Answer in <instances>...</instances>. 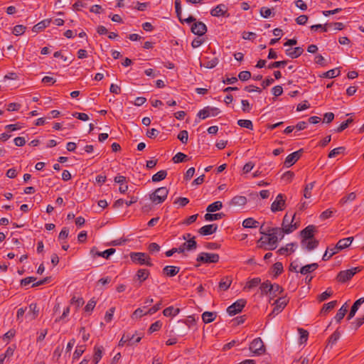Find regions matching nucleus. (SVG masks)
<instances>
[{
	"instance_id": "a19ab883",
	"label": "nucleus",
	"mask_w": 364,
	"mask_h": 364,
	"mask_svg": "<svg viewBox=\"0 0 364 364\" xmlns=\"http://www.w3.org/2000/svg\"><path fill=\"white\" fill-rule=\"evenodd\" d=\"M318 245V241L314 238L309 239L308 240H306V244H304V247L306 248L311 251L315 249Z\"/></svg>"
},
{
	"instance_id": "774afa93",
	"label": "nucleus",
	"mask_w": 364,
	"mask_h": 364,
	"mask_svg": "<svg viewBox=\"0 0 364 364\" xmlns=\"http://www.w3.org/2000/svg\"><path fill=\"white\" fill-rule=\"evenodd\" d=\"M340 338V333L336 331L329 338L328 342L332 345L335 344Z\"/></svg>"
},
{
	"instance_id": "7c9ffc66",
	"label": "nucleus",
	"mask_w": 364,
	"mask_h": 364,
	"mask_svg": "<svg viewBox=\"0 0 364 364\" xmlns=\"http://www.w3.org/2000/svg\"><path fill=\"white\" fill-rule=\"evenodd\" d=\"M224 216H225V214L223 213H208L204 215V218L206 221H213V220H217L221 219Z\"/></svg>"
},
{
	"instance_id": "c85d7f7f",
	"label": "nucleus",
	"mask_w": 364,
	"mask_h": 364,
	"mask_svg": "<svg viewBox=\"0 0 364 364\" xmlns=\"http://www.w3.org/2000/svg\"><path fill=\"white\" fill-rule=\"evenodd\" d=\"M51 20L50 19H45L39 23H38L36 25H35L33 28V31L34 32H38L40 31H42L45 28L48 27L50 23Z\"/></svg>"
},
{
	"instance_id": "6e6d98bb",
	"label": "nucleus",
	"mask_w": 364,
	"mask_h": 364,
	"mask_svg": "<svg viewBox=\"0 0 364 364\" xmlns=\"http://www.w3.org/2000/svg\"><path fill=\"white\" fill-rule=\"evenodd\" d=\"M261 282V279L259 277H255L250 279L246 284L245 288L252 289L257 287Z\"/></svg>"
},
{
	"instance_id": "9d476101",
	"label": "nucleus",
	"mask_w": 364,
	"mask_h": 364,
	"mask_svg": "<svg viewBox=\"0 0 364 364\" xmlns=\"http://www.w3.org/2000/svg\"><path fill=\"white\" fill-rule=\"evenodd\" d=\"M289 302V299L287 296H280L279 297L274 303L275 305L272 312L269 314L272 316V314H278L280 313L287 306Z\"/></svg>"
},
{
	"instance_id": "603ef678",
	"label": "nucleus",
	"mask_w": 364,
	"mask_h": 364,
	"mask_svg": "<svg viewBox=\"0 0 364 364\" xmlns=\"http://www.w3.org/2000/svg\"><path fill=\"white\" fill-rule=\"evenodd\" d=\"M85 350V346H77L76 348L74 353H73V360L78 359L83 354Z\"/></svg>"
},
{
	"instance_id": "412c9836",
	"label": "nucleus",
	"mask_w": 364,
	"mask_h": 364,
	"mask_svg": "<svg viewBox=\"0 0 364 364\" xmlns=\"http://www.w3.org/2000/svg\"><path fill=\"white\" fill-rule=\"evenodd\" d=\"M180 271V267L176 266H166L163 268V274L167 277H174L176 276Z\"/></svg>"
},
{
	"instance_id": "473e14b6",
	"label": "nucleus",
	"mask_w": 364,
	"mask_h": 364,
	"mask_svg": "<svg viewBox=\"0 0 364 364\" xmlns=\"http://www.w3.org/2000/svg\"><path fill=\"white\" fill-rule=\"evenodd\" d=\"M188 160H189V157L186 154L181 152L177 153L172 159V161L175 164L184 162Z\"/></svg>"
},
{
	"instance_id": "b1692460",
	"label": "nucleus",
	"mask_w": 364,
	"mask_h": 364,
	"mask_svg": "<svg viewBox=\"0 0 364 364\" xmlns=\"http://www.w3.org/2000/svg\"><path fill=\"white\" fill-rule=\"evenodd\" d=\"M318 267V264L317 263H312L310 264H306L299 269V272L301 274L306 275L309 273L313 272L315 271Z\"/></svg>"
},
{
	"instance_id": "20e7f679",
	"label": "nucleus",
	"mask_w": 364,
	"mask_h": 364,
	"mask_svg": "<svg viewBox=\"0 0 364 364\" xmlns=\"http://www.w3.org/2000/svg\"><path fill=\"white\" fill-rule=\"evenodd\" d=\"M132 262L139 264H146L148 267H151L153 264L151 262V259L148 255L144 252H132L130 255Z\"/></svg>"
},
{
	"instance_id": "e433bc0d",
	"label": "nucleus",
	"mask_w": 364,
	"mask_h": 364,
	"mask_svg": "<svg viewBox=\"0 0 364 364\" xmlns=\"http://www.w3.org/2000/svg\"><path fill=\"white\" fill-rule=\"evenodd\" d=\"M295 243H289L285 247H282L279 248L277 251V253L279 255H284L287 252H294V247Z\"/></svg>"
},
{
	"instance_id": "4468645a",
	"label": "nucleus",
	"mask_w": 364,
	"mask_h": 364,
	"mask_svg": "<svg viewBox=\"0 0 364 364\" xmlns=\"http://www.w3.org/2000/svg\"><path fill=\"white\" fill-rule=\"evenodd\" d=\"M141 339V336H137L135 338V336L134 334H124L119 342V346H123L125 343H127L128 345H132L134 343L140 342Z\"/></svg>"
},
{
	"instance_id": "ddd939ff",
	"label": "nucleus",
	"mask_w": 364,
	"mask_h": 364,
	"mask_svg": "<svg viewBox=\"0 0 364 364\" xmlns=\"http://www.w3.org/2000/svg\"><path fill=\"white\" fill-rule=\"evenodd\" d=\"M302 152L303 149H299V151H294L289 154L284 161V166L289 168L294 165L299 159Z\"/></svg>"
},
{
	"instance_id": "f03ea898",
	"label": "nucleus",
	"mask_w": 364,
	"mask_h": 364,
	"mask_svg": "<svg viewBox=\"0 0 364 364\" xmlns=\"http://www.w3.org/2000/svg\"><path fill=\"white\" fill-rule=\"evenodd\" d=\"M168 194V188L166 187H161L156 189L154 192L150 195V200L156 204H159L166 199Z\"/></svg>"
},
{
	"instance_id": "f3484780",
	"label": "nucleus",
	"mask_w": 364,
	"mask_h": 364,
	"mask_svg": "<svg viewBox=\"0 0 364 364\" xmlns=\"http://www.w3.org/2000/svg\"><path fill=\"white\" fill-rule=\"evenodd\" d=\"M228 12V8L225 4H219L210 11V14L213 16H225Z\"/></svg>"
},
{
	"instance_id": "5701e85b",
	"label": "nucleus",
	"mask_w": 364,
	"mask_h": 364,
	"mask_svg": "<svg viewBox=\"0 0 364 364\" xmlns=\"http://www.w3.org/2000/svg\"><path fill=\"white\" fill-rule=\"evenodd\" d=\"M103 347L102 346H95L94 348V355L92 363L97 364L102 357Z\"/></svg>"
},
{
	"instance_id": "0eeeda50",
	"label": "nucleus",
	"mask_w": 364,
	"mask_h": 364,
	"mask_svg": "<svg viewBox=\"0 0 364 364\" xmlns=\"http://www.w3.org/2000/svg\"><path fill=\"white\" fill-rule=\"evenodd\" d=\"M250 350L255 355H260L265 353V346L261 338H255L250 345Z\"/></svg>"
},
{
	"instance_id": "e2e57ef3",
	"label": "nucleus",
	"mask_w": 364,
	"mask_h": 364,
	"mask_svg": "<svg viewBox=\"0 0 364 364\" xmlns=\"http://www.w3.org/2000/svg\"><path fill=\"white\" fill-rule=\"evenodd\" d=\"M251 77V73L250 71H241L238 75V78L242 81H246Z\"/></svg>"
},
{
	"instance_id": "58836bf2",
	"label": "nucleus",
	"mask_w": 364,
	"mask_h": 364,
	"mask_svg": "<svg viewBox=\"0 0 364 364\" xmlns=\"http://www.w3.org/2000/svg\"><path fill=\"white\" fill-rule=\"evenodd\" d=\"M338 252V250H335L334 247H328L325 252V253L323 255L322 259L323 261L328 260L333 255H336Z\"/></svg>"
},
{
	"instance_id": "ea45409f",
	"label": "nucleus",
	"mask_w": 364,
	"mask_h": 364,
	"mask_svg": "<svg viewBox=\"0 0 364 364\" xmlns=\"http://www.w3.org/2000/svg\"><path fill=\"white\" fill-rule=\"evenodd\" d=\"M232 280L229 278H223L219 282V289L221 291H226L231 285Z\"/></svg>"
},
{
	"instance_id": "f8f14e48",
	"label": "nucleus",
	"mask_w": 364,
	"mask_h": 364,
	"mask_svg": "<svg viewBox=\"0 0 364 364\" xmlns=\"http://www.w3.org/2000/svg\"><path fill=\"white\" fill-rule=\"evenodd\" d=\"M219 113L220 110L218 108L206 107L198 112V117L202 119H205L209 116H217Z\"/></svg>"
},
{
	"instance_id": "338daca9",
	"label": "nucleus",
	"mask_w": 364,
	"mask_h": 364,
	"mask_svg": "<svg viewBox=\"0 0 364 364\" xmlns=\"http://www.w3.org/2000/svg\"><path fill=\"white\" fill-rule=\"evenodd\" d=\"M115 308L112 307L107 311L105 316V320L106 322H110L113 318V314L114 313Z\"/></svg>"
},
{
	"instance_id": "9b49d317",
	"label": "nucleus",
	"mask_w": 364,
	"mask_h": 364,
	"mask_svg": "<svg viewBox=\"0 0 364 364\" xmlns=\"http://www.w3.org/2000/svg\"><path fill=\"white\" fill-rule=\"evenodd\" d=\"M316 231V226L313 225H308L304 230L301 231V235L302 237L301 245L306 244V240L314 238V234Z\"/></svg>"
},
{
	"instance_id": "864d4df0",
	"label": "nucleus",
	"mask_w": 364,
	"mask_h": 364,
	"mask_svg": "<svg viewBox=\"0 0 364 364\" xmlns=\"http://www.w3.org/2000/svg\"><path fill=\"white\" fill-rule=\"evenodd\" d=\"M177 138L183 143V144H187L188 139V132L186 130H182L181 131Z\"/></svg>"
},
{
	"instance_id": "13d9d810",
	"label": "nucleus",
	"mask_w": 364,
	"mask_h": 364,
	"mask_svg": "<svg viewBox=\"0 0 364 364\" xmlns=\"http://www.w3.org/2000/svg\"><path fill=\"white\" fill-rule=\"evenodd\" d=\"M26 26L23 25H16L13 29V33L16 36L22 35L26 31Z\"/></svg>"
},
{
	"instance_id": "cd10ccee",
	"label": "nucleus",
	"mask_w": 364,
	"mask_h": 364,
	"mask_svg": "<svg viewBox=\"0 0 364 364\" xmlns=\"http://www.w3.org/2000/svg\"><path fill=\"white\" fill-rule=\"evenodd\" d=\"M259 225V222L253 219L252 218H248L243 220L242 226L245 228H257Z\"/></svg>"
},
{
	"instance_id": "6ab92c4d",
	"label": "nucleus",
	"mask_w": 364,
	"mask_h": 364,
	"mask_svg": "<svg viewBox=\"0 0 364 364\" xmlns=\"http://www.w3.org/2000/svg\"><path fill=\"white\" fill-rule=\"evenodd\" d=\"M364 303V297H361L360 299H358V300H356L354 304H353V306H351V309H350V313L347 316V319L349 321L350 320L351 318H353L354 317V316L355 315V313L357 312L359 306Z\"/></svg>"
},
{
	"instance_id": "393cba45",
	"label": "nucleus",
	"mask_w": 364,
	"mask_h": 364,
	"mask_svg": "<svg viewBox=\"0 0 364 364\" xmlns=\"http://www.w3.org/2000/svg\"><path fill=\"white\" fill-rule=\"evenodd\" d=\"M39 309L37 307V304L32 303L29 305V312H28L26 316L29 317L30 320H34L38 315Z\"/></svg>"
},
{
	"instance_id": "bf43d9fd",
	"label": "nucleus",
	"mask_w": 364,
	"mask_h": 364,
	"mask_svg": "<svg viewBox=\"0 0 364 364\" xmlns=\"http://www.w3.org/2000/svg\"><path fill=\"white\" fill-rule=\"evenodd\" d=\"M345 150V148L343 146H340L336 149H333L331 150L328 154V158H334L337 155L340 154Z\"/></svg>"
},
{
	"instance_id": "4d7b16f0",
	"label": "nucleus",
	"mask_w": 364,
	"mask_h": 364,
	"mask_svg": "<svg viewBox=\"0 0 364 364\" xmlns=\"http://www.w3.org/2000/svg\"><path fill=\"white\" fill-rule=\"evenodd\" d=\"M287 60H282V61H276L271 63L268 65L267 68L269 69L277 68L280 67H284L287 64Z\"/></svg>"
},
{
	"instance_id": "79ce46f5",
	"label": "nucleus",
	"mask_w": 364,
	"mask_h": 364,
	"mask_svg": "<svg viewBox=\"0 0 364 364\" xmlns=\"http://www.w3.org/2000/svg\"><path fill=\"white\" fill-rule=\"evenodd\" d=\"M115 249L109 248L103 252H96L95 255L98 257H102L105 259H109V257L115 252Z\"/></svg>"
},
{
	"instance_id": "69168bd1",
	"label": "nucleus",
	"mask_w": 364,
	"mask_h": 364,
	"mask_svg": "<svg viewBox=\"0 0 364 364\" xmlns=\"http://www.w3.org/2000/svg\"><path fill=\"white\" fill-rule=\"evenodd\" d=\"M218 58H213L210 60H208L206 63L204 64V66L207 68H215L218 63Z\"/></svg>"
},
{
	"instance_id": "a18cd8bd",
	"label": "nucleus",
	"mask_w": 364,
	"mask_h": 364,
	"mask_svg": "<svg viewBox=\"0 0 364 364\" xmlns=\"http://www.w3.org/2000/svg\"><path fill=\"white\" fill-rule=\"evenodd\" d=\"M259 289L262 294H267L268 292L271 293V289H272V286L271 282L267 280L261 284Z\"/></svg>"
},
{
	"instance_id": "2eb2a0df",
	"label": "nucleus",
	"mask_w": 364,
	"mask_h": 364,
	"mask_svg": "<svg viewBox=\"0 0 364 364\" xmlns=\"http://www.w3.org/2000/svg\"><path fill=\"white\" fill-rule=\"evenodd\" d=\"M191 31L195 35L201 36L207 32V27L204 23L201 21H197L192 25Z\"/></svg>"
},
{
	"instance_id": "680f3d73",
	"label": "nucleus",
	"mask_w": 364,
	"mask_h": 364,
	"mask_svg": "<svg viewBox=\"0 0 364 364\" xmlns=\"http://www.w3.org/2000/svg\"><path fill=\"white\" fill-rule=\"evenodd\" d=\"M161 326L162 323H161V321H157L151 325V326L149 328V332L150 333H152L155 331H158L161 328Z\"/></svg>"
},
{
	"instance_id": "6e6552de",
	"label": "nucleus",
	"mask_w": 364,
	"mask_h": 364,
	"mask_svg": "<svg viewBox=\"0 0 364 364\" xmlns=\"http://www.w3.org/2000/svg\"><path fill=\"white\" fill-rule=\"evenodd\" d=\"M286 208V196L279 193L277 196L275 200L271 205V210L273 213L282 211Z\"/></svg>"
},
{
	"instance_id": "bb28decb",
	"label": "nucleus",
	"mask_w": 364,
	"mask_h": 364,
	"mask_svg": "<svg viewBox=\"0 0 364 364\" xmlns=\"http://www.w3.org/2000/svg\"><path fill=\"white\" fill-rule=\"evenodd\" d=\"M216 316L217 315L215 312L205 311L202 314V319L205 323H209L213 322L215 319Z\"/></svg>"
},
{
	"instance_id": "8fccbe9b",
	"label": "nucleus",
	"mask_w": 364,
	"mask_h": 364,
	"mask_svg": "<svg viewBox=\"0 0 364 364\" xmlns=\"http://www.w3.org/2000/svg\"><path fill=\"white\" fill-rule=\"evenodd\" d=\"M272 271L274 272V277H277L283 272V265L282 262H277L274 264Z\"/></svg>"
},
{
	"instance_id": "2f4dec72",
	"label": "nucleus",
	"mask_w": 364,
	"mask_h": 364,
	"mask_svg": "<svg viewBox=\"0 0 364 364\" xmlns=\"http://www.w3.org/2000/svg\"><path fill=\"white\" fill-rule=\"evenodd\" d=\"M223 208V203L221 201H215L211 204H210L207 208L206 211L208 213H214L215 211L220 210Z\"/></svg>"
},
{
	"instance_id": "72a5a7b5",
	"label": "nucleus",
	"mask_w": 364,
	"mask_h": 364,
	"mask_svg": "<svg viewBox=\"0 0 364 364\" xmlns=\"http://www.w3.org/2000/svg\"><path fill=\"white\" fill-rule=\"evenodd\" d=\"M179 312H180L179 309H175L173 306H169V307L166 308L163 311V314L165 316H175L177 314H178Z\"/></svg>"
},
{
	"instance_id": "f704fd0d",
	"label": "nucleus",
	"mask_w": 364,
	"mask_h": 364,
	"mask_svg": "<svg viewBox=\"0 0 364 364\" xmlns=\"http://www.w3.org/2000/svg\"><path fill=\"white\" fill-rule=\"evenodd\" d=\"M336 304H337L336 301H332L327 304H325L321 310V314H328L336 306Z\"/></svg>"
},
{
	"instance_id": "423d86ee",
	"label": "nucleus",
	"mask_w": 364,
	"mask_h": 364,
	"mask_svg": "<svg viewBox=\"0 0 364 364\" xmlns=\"http://www.w3.org/2000/svg\"><path fill=\"white\" fill-rule=\"evenodd\" d=\"M219 255L215 253L201 252L197 257V262L208 264L217 263L219 261Z\"/></svg>"
},
{
	"instance_id": "39448f33",
	"label": "nucleus",
	"mask_w": 364,
	"mask_h": 364,
	"mask_svg": "<svg viewBox=\"0 0 364 364\" xmlns=\"http://www.w3.org/2000/svg\"><path fill=\"white\" fill-rule=\"evenodd\" d=\"M294 218L295 214H294L291 218H289L287 213L284 215L282 221V228H281V230L284 231L285 234H289L297 228L296 224H293Z\"/></svg>"
},
{
	"instance_id": "de8ad7c7",
	"label": "nucleus",
	"mask_w": 364,
	"mask_h": 364,
	"mask_svg": "<svg viewBox=\"0 0 364 364\" xmlns=\"http://www.w3.org/2000/svg\"><path fill=\"white\" fill-rule=\"evenodd\" d=\"M315 182H311L310 183H308L304 190V197L305 198H310L311 196V191L314 186Z\"/></svg>"
},
{
	"instance_id": "4c0bfd02",
	"label": "nucleus",
	"mask_w": 364,
	"mask_h": 364,
	"mask_svg": "<svg viewBox=\"0 0 364 364\" xmlns=\"http://www.w3.org/2000/svg\"><path fill=\"white\" fill-rule=\"evenodd\" d=\"M166 176H167L166 171L161 170V171H158L154 175H153L151 179H152L153 182H159V181H161L164 180V178H166Z\"/></svg>"
},
{
	"instance_id": "37998d69",
	"label": "nucleus",
	"mask_w": 364,
	"mask_h": 364,
	"mask_svg": "<svg viewBox=\"0 0 364 364\" xmlns=\"http://www.w3.org/2000/svg\"><path fill=\"white\" fill-rule=\"evenodd\" d=\"M332 23H326L324 25L322 24H316L311 26V29L312 31H317L318 29L321 30L322 32H327L328 28L332 27Z\"/></svg>"
},
{
	"instance_id": "c9c22d12",
	"label": "nucleus",
	"mask_w": 364,
	"mask_h": 364,
	"mask_svg": "<svg viewBox=\"0 0 364 364\" xmlns=\"http://www.w3.org/2000/svg\"><path fill=\"white\" fill-rule=\"evenodd\" d=\"M340 70L338 68H335L330 70L327 72L323 73L321 77H326V78H333L335 77H337L340 75Z\"/></svg>"
},
{
	"instance_id": "aec40b11",
	"label": "nucleus",
	"mask_w": 364,
	"mask_h": 364,
	"mask_svg": "<svg viewBox=\"0 0 364 364\" xmlns=\"http://www.w3.org/2000/svg\"><path fill=\"white\" fill-rule=\"evenodd\" d=\"M304 52V49L301 47H296L294 48H288L285 50L287 55L291 58H296L299 57Z\"/></svg>"
},
{
	"instance_id": "f257e3e1",
	"label": "nucleus",
	"mask_w": 364,
	"mask_h": 364,
	"mask_svg": "<svg viewBox=\"0 0 364 364\" xmlns=\"http://www.w3.org/2000/svg\"><path fill=\"white\" fill-rule=\"evenodd\" d=\"M271 230L266 237H262L259 242H262V245L267 244L269 246L268 249L273 250L277 247L279 238L282 240L285 233L279 228H274Z\"/></svg>"
},
{
	"instance_id": "c756f323",
	"label": "nucleus",
	"mask_w": 364,
	"mask_h": 364,
	"mask_svg": "<svg viewBox=\"0 0 364 364\" xmlns=\"http://www.w3.org/2000/svg\"><path fill=\"white\" fill-rule=\"evenodd\" d=\"M149 275V271L145 269H140L136 274V277L139 280L140 283L145 281Z\"/></svg>"
},
{
	"instance_id": "a878e982",
	"label": "nucleus",
	"mask_w": 364,
	"mask_h": 364,
	"mask_svg": "<svg viewBox=\"0 0 364 364\" xmlns=\"http://www.w3.org/2000/svg\"><path fill=\"white\" fill-rule=\"evenodd\" d=\"M348 311V306L346 304H343L338 311L337 314H336L334 318L338 322L340 323L341 321L343 318L346 314Z\"/></svg>"
},
{
	"instance_id": "09e8293b",
	"label": "nucleus",
	"mask_w": 364,
	"mask_h": 364,
	"mask_svg": "<svg viewBox=\"0 0 364 364\" xmlns=\"http://www.w3.org/2000/svg\"><path fill=\"white\" fill-rule=\"evenodd\" d=\"M231 203L234 205H243L247 203V198L245 196H237L232 199Z\"/></svg>"
},
{
	"instance_id": "49530a36",
	"label": "nucleus",
	"mask_w": 364,
	"mask_h": 364,
	"mask_svg": "<svg viewBox=\"0 0 364 364\" xmlns=\"http://www.w3.org/2000/svg\"><path fill=\"white\" fill-rule=\"evenodd\" d=\"M355 198H356V194L354 192H351L349 194L343 196L340 200V204L341 205H344L345 203H346L348 201L354 200Z\"/></svg>"
},
{
	"instance_id": "4be33fe9",
	"label": "nucleus",
	"mask_w": 364,
	"mask_h": 364,
	"mask_svg": "<svg viewBox=\"0 0 364 364\" xmlns=\"http://www.w3.org/2000/svg\"><path fill=\"white\" fill-rule=\"evenodd\" d=\"M197 247V242L195 240V237H192L187 242L183 243L178 248H182L183 252L185 250H193Z\"/></svg>"
},
{
	"instance_id": "dca6fc26",
	"label": "nucleus",
	"mask_w": 364,
	"mask_h": 364,
	"mask_svg": "<svg viewBox=\"0 0 364 364\" xmlns=\"http://www.w3.org/2000/svg\"><path fill=\"white\" fill-rule=\"evenodd\" d=\"M218 225L216 224H210L203 226L198 230L199 234L201 235H209L217 231Z\"/></svg>"
},
{
	"instance_id": "052dcab7",
	"label": "nucleus",
	"mask_w": 364,
	"mask_h": 364,
	"mask_svg": "<svg viewBox=\"0 0 364 364\" xmlns=\"http://www.w3.org/2000/svg\"><path fill=\"white\" fill-rule=\"evenodd\" d=\"M272 289H271L270 294H273L275 296H277V294H281L284 291L283 288L277 284H272Z\"/></svg>"
},
{
	"instance_id": "3c124183",
	"label": "nucleus",
	"mask_w": 364,
	"mask_h": 364,
	"mask_svg": "<svg viewBox=\"0 0 364 364\" xmlns=\"http://www.w3.org/2000/svg\"><path fill=\"white\" fill-rule=\"evenodd\" d=\"M353 122V119L350 118V119H348L347 120H346L345 122H342L340 126L338 127H337L336 129H335V132H343L344 129H346L350 123H352Z\"/></svg>"
},
{
	"instance_id": "c03bdc74",
	"label": "nucleus",
	"mask_w": 364,
	"mask_h": 364,
	"mask_svg": "<svg viewBox=\"0 0 364 364\" xmlns=\"http://www.w3.org/2000/svg\"><path fill=\"white\" fill-rule=\"evenodd\" d=\"M237 124L241 127L247 128L250 130L253 129V124L252 121L249 119H239Z\"/></svg>"
},
{
	"instance_id": "5fc2aeb1",
	"label": "nucleus",
	"mask_w": 364,
	"mask_h": 364,
	"mask_svg": "<svg viewBox=\"0 0 364 364\" xmlns=\"http://www.w3.org/2000/svg\"><path fill=\"white\" fill-rule=\"evenodd\" d=\"M332 294H333V292H332L331 289L330 288H328V289H327L326 291H325L324 292H323L322 294L318 295V300L320 302L326 300L327 299H328L332 295Z\"/></svg>"
},
{
	"instance_id": "7ed1b4c3",
	"label": "nucleus",
	"mask_w": 364,
	"mask_h": 364,
	"mask_svg": "<svg viewBox=\"0 0 364 364\" xmlns=\"http://www.w3.org/2000/svg\"><path fill=\"white\" fill-rule=\"evenodd\" d=\"M362 270V267H356L350 269L341 271L337 275V280L339 282L344 283L350 280L357 272Z\"/></svg>"
},
{
	"instance_id": "a211bd4d",
	"label": "nucleus",
	"mask_w": 364,
	"mask_h": 364,
	"mask_svg": "<svg viewBox=\"0 0 364 364\" xmlns=\"http://www.w3.org/2000/svg\"><path fill=\"white\" fill-rule=\"evenodd\" d=\"M353 240V237H349L346 238H343L339 240L336 246L334 247L335 250H338V251L342 250L348 247L352 243Z\"/></svg>"
},
{
	"instance_id": "1a4fd4ad",
	"label": "nucleus",
	"mask_w": 364,
	"mask_h": 364,
	"mask_svg": "<svg viewBox=\"0 0 364 364\" xmlns=\"http://www.w3.org/2000/svg\"><path fill=\"white\" fill-rule=\"evenodd\" d=\"M246 301L245 299H238L232 305L228 307L227 312L230 316H234L242 311L245 306Z\"/></svg>"
},
{
	"instance_id": "0e129e2a",
	"label": "nucleus",
	"mask_w": 364,
	"mask_h": 364,
	"mask_svg": "<svg viewBox=\"0 0 364 364\" xmlns=\"http://www.w3.org/2000/svg\"><path fill=\"white\" fill-rule=\"evenodd\" d=\"M299 332L300 334V342L302 343L306 342L308 339L309 333L307 331L303 328H299Z\"/></svg>"
}]
</instances>
